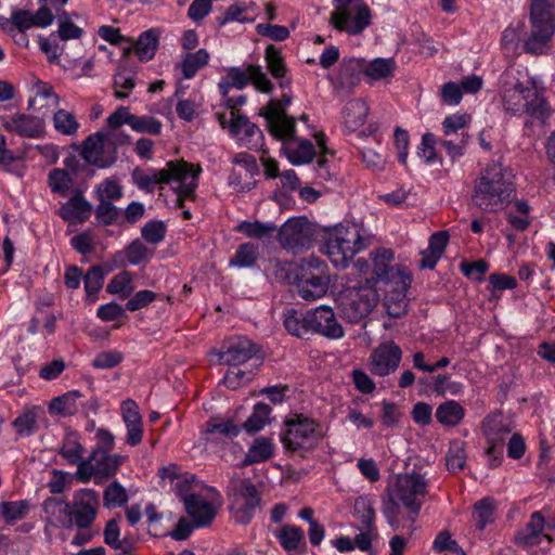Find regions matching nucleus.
Returning <instances> with one entry per match:
<instances>
[{"instance_id":"16","label":"nucleus","mask_w":555,"mask_h":555,"mask_svg":"<svg viewBox=\"0 0 555 555\" xmlns=\"http://www.w3.org/2000/svg\"><path fill=\"white\" fill-rule=\"evenodd\" d=\"M99 496L94 490L82 489L75 493L72 507L74 525L80 529L89 528L96 517Z\"/></svg>"},{"instance_id":"12","label":"nucleus","mask_w":555,"mask_h":555,"mask_svg":"<svg viewBox=\"0 0 555 555\" xmlns=\"http://www.w3.org/2000/svg\"><path fill=\"white\" fill-rule=\"evenodd\" d=\"M126 460L125 455L91 451L85 462L79 465L74 477L80 482H89L92 477L107 480L117 473Z\"/></svg>"},{"instance_id":"24","label":"nucleus","mask_w":555,"mask_h":555,"mask_svg":"<svg viewBox=\"0 0 555 555\" xmlns=\"http://www.w3.org/2000/svg\"><path fill=\"white\" fill-rule=\"evenodd\" d=\"M295 131L278 139L283 141L282 151L293 165H302L312 160L315 155L313 144L305 139L295 137Z\"/></svg>"},{"instance_id":"2","label":"nucleus","mask_w":555,"mask_h":555,"mask_svg":"<svg viewBox=\"0 0 555 555\" xmlns=\"http://www.w3.org/2000/svg\"><path fill=\"white\" fill-rule=\"evenodd\" d=\"M500 94L504 111L513 116L528 115L533 119H542L545 115V101L534 82L530 79L521 80L513 69L502 74Z\"/></svg>"},{"instance_id":"49","label":"nucleus","mask_w":555,"mask_h":555,"mask_svg":"<svg viewBox=\"0 0 555 555\" xmlns=\"http://www.w3.org/2000/svg\"><path fill=\"white\" fill-rule=\"evenodd\" d=\"M81 397L78 390L69 391L63 396L54 398L50 403V410L62 415H73L77 411L76 401Z\"/></svg>"},{"instance_id":"47","label":"nucleus","mask_w":555,"mask_h":555,"mask_svg":"<svg viewBox=\"0 0 555 555\" xmlns=\"http://www.w3.org/2000/svg\"><path fill=\"white\" fill-rule=\"evenodd\" d=\"M275 535L286 551L297 550L305 537L304 531L299 527L292 525L282 526Z\"/></svg>"},{"instance_id":"8","label":"nucleus","mask_w":555,"mask_h":555,"mask_svg":"<svg viewBox=\"0 0 555 555\" xmlns=\"http://www.w3.org/2000/svg\"><path fill=\"white\" fill-rule=\"evenodd\" d=\"M330 276L326 266L317 258L306 259L299 266L297 289L305 300L322 298L328 291Z\"/></svg>"},{"instance_id":"33","label":"nucleus","mask_w":555,"mask_h":555,"mask_svg":"<svg viewBox=\"0 0 555 555\" xmlns=\"http://www.w3.org/2000/svg\"><path fill=\"white\" fill-rule=\"evenodd\" d=\"M34 96L29 100L28 106L34 111L54 109L57 107L60 98L54 93L53 88L44 82H37L33 87Z\"/></svg>"},{"instance_id":"23","label":"nucleus","mask_w":555,"mask_h":555,"mask_svg":"<svg viewBox=\"0 0 555 555\" xmlns=\"http://www.w3.org/2000/svg\"><path fill=\"white\" fill-rule=\"evenodd\" d=\"M2 127L7 131L27 138H37L44 131L43 119L27 114H15L4 118Z\"/></svg>"},{"instance_id":"7","label":"nucleus","mask_w":555,"mask_h":555,"mask_svg":"<svg viewBox=\"0 0 555 555\" xmlns=\"http://www.w3.org/2000/svg\"><path fill=\"white\" fill-rule=\"evenodd\" d=\"M230 511L238 524H248L260 505V495L255 485L247 478H233L230 481Z\"/></svg>"},{"instance_id":"39","label":"nucleus","mask_w":555,"mask_h":555,"mask_svg":"<svg viewBox=\"0 0 555 555\" xmlns=\"http://www.w3.org/2000/svg\"><path fill=\"white\" fill-rule=\"evenodd\" d=\"M273 455V444L271 439L266 437H259L255 439L253 444L249 447L242 465H250L260 463L269 460Z\"/></svg>"},{"instance_id":"53","label":"nucleus","mask_w":555,"mask_h":555,"mask_svg":"<svg viewBox=\"0 0 555 555\" xmlns=\"http://www.w3.org/2000/svg\"><path fill=\"white\" fill-rule=\"evenodd\" d=\"M104 270L100 266H94L90 268L85 275V289L87 293V297L91 300H95V295L103 286L104 281Z\"/></svg>"},{"instance_id":"45","label":"nucleus","mask_w":555,"mask_h":555,"mask_svg":"<svg viewBox=\"0 0 555 555\" xmlns=\"http://www.w3.org/2000/svg\"><path fill=\"white\" fill-rule=\"evenodd\" d=\"M249 82V65L246 69L230 68L227 76L220 81L219 88L225 96L230 88L243 89Z\"/></svg>"},{"instance_id":"54","label":"nucleus","mask_w":555,"mask_h":555,"mask_svg":"<svg viewBox=\"0 0 555 555\" xmlns=\"http://www.w3.org/2000/svg\"><path fill=\"white\" fill-rule=\"evenodd\" d=\"M494 509L495 504L491 498H485L475 504V518L479 530H483L494 520Z\"/></svg>"},{"instance_id":"57","label":"nucleus","mask_w":555,"mask_h":555,"mask_svg":"<svg viewBox=\"0 0 555 555\" xmlns=\"http://www.w3.org/2000/svg\"><path fill=\"white\" fill-rule=\"evenodd\" d=\"M130 127L132 130L141 133H149L153 135L160 134L163 125L153 116H135L130 119Z\"/></svg>"},{"instance_id":"30","label":"nucleus","mask_w":555,"mask_h":555,"mask_svg":"<svg viewBox=\"0 0 555 555\" xmlns=\"http://www.w3.org/2000/svg\"><path fill=\"white\" fill-rule=\"evenodd\" d=\"M367 129L370 131L371 140L369 144H363V141L367 139L369 135H366L364 131H361L359 133L360 142L358 143V149L362 154L363 162L369 167L380 169L385 164V159L376 150V147L379 146V141L375 135L376 128L373 125H370Z\"/></svg>"},{"instance_id":"27","label":"nucleus","mask_w":555,"mask_h":555,"mask_svg":"<svg viewBox=\"0 0 555 555\" xmlns=\"http://www.w3.org/2000/svg\"><path fill=\"white\" fill-rule=\"evenodd\" d=\"M92 206L80 192L75 193L59 210V215L70 223H82L91 216Z\"/></svg>"},{"instance_id":"43","label":"nucleus","mask_w":555,"mask_h":555,"mask_svg":"<svg viewBox=\"0 0 555 555\" xmlns=\"http://www.w3.org/2000/svg\"><path fill=\"white\" fill-rule=\"evenodd\" d=\"M396 69V62L393 59H375L370 62L362 73L372 80H380L391 77Z\"/></svg>"},{"instance_id":"46","label":"nucleus","mask_w":555,"mask_h":555,"mask_svg":"<svg viewBox=\"0 0 555 555\" xmlns=\"http://www.w3.org/2000/svg\"><path fill=\"white\" fill-rule=\"evenodd\" d=\"M28 511L29 502L27 500L0 503V516L10 524L26 517Z\"/></svg>"},{"instance_id":"13","label":"nucleus","mask_w":555,"mask_h":555,"mask_svg":"<svg viewBox=\"0 0 555 555\" xmlns=\"http://www.w3.org/2000/svg\"><path fill=\"white\" fill-rule=\"evenodd\" d=\"M103 132L89 135L82 146L81 156L90 165L107 168L116 160V151Z\"/></svg>"},{"instance_id":"35","label":"nucleus","mask_w":555,"mask_h":555,"mask_svg":"<svg viewBox=\"0 0 555 555\" xmlns=\"http://www.w3.org/2000/svg\"><path fill=\"white\" fill-rule=\"evenodd\" d=\"M158 47V34L155 29H149L140 35L134 46L126 48L125 54L134 52L140 61H150L155 55Z\"/></svg>"},{"instance_id":"5","label":"nucleus","mask_w":555,"mask_h":555,"mask_svg":"<svg viewBox=\"0 0 555 555\" xmlns=\"http://www.w3.org/2000/svg\"><path fill=\"white\" fill-rule=\"evenodd\" d=\"M369 244L370 237L366 231L361 225L351 223L336 227L330 232L324 251L335 267L346 268Z\"/></svg>"},{"instance_id":"21","label":"nucleus","mask_w":555,"mask_h":555,"mask_svg":"<svg viewBox=\"0 0 555 555\" xmlns=\"http://www.w3.org/2000/svg\"><path fill=\"white\" fill-rule=\"evenodd\" d=\"M233 164L238 166L230 176V185L237 192H247L255 184L254 176L257 172V164L254 156L247 153H238L233 157Z\"/></svg>"},{"instance_id":"32","label":"nucleus","mask_w":555,"mask_h":555,"mask_svg":"<svg viewBox=\"0 0 555 555\" xmlns=\"http://www.w3.org/2000/svg\"><path fill=\"white\" fill-rule=\"evenodd\" d=\"M86 449L80 442V438L76 433H67L63 439L62 446L60 447L59 454L68 465H76L77 469L79 465L85 462Z\"/></svg>"},{"instance_id":"52","label":"nucleus","mask_w":555,"mask_h":555,"mask_svg":"<svg viewBox=\"0 0 555 555\" xmlns=\"http://www.w3.org/2000/svg\"><path fill=\"white\" fill-rule=\"evenodd\" d=\"M466 463V452L462 441H452L446 455L447 468L452 472L462 470Z\"/></svg>"},{"instance_id":"56","label":"nucleus","mask_w":555,"mask_h":555,"mask_svg":"<svg viewBox=\"0 0 555 555\" xmlns=\"http://www.w3.org/2000/svg\"><path fill=\"white\" fill-rule=\"evenodd\" d=\"M264 59L271 75L276 79L284 78L286 66L280 50L275 46L267 47Z\"/></svg>"},{"instance_id":"40","label":"nucleus","mask_w":555,"mask_h":555,"mask_svg":"<svg viewBox=\"0 0 555 555\" xmlns=\"http://www.w3.org/2000/svg\"><path fill=\"white\" fill-rule=\"evenodd\" d=\"M354 517L360 522L358 529L376 530L374 525L375 511L373 502L367 496H359L354 501Z\"/></svg>"},{"instance_id":"63","label":"nucleus","mask_w":555,"mask_h":555,"mask_svg":"<svg viewBox=\"0 0 555 555\" xmlns=\"http://www.w3.org/2000/svg\"><path fill=\"white\" fill-rule=\"evenodd\" d=\"M434 389L437 393L446 396H456L463 390V385L459 382L452 380L447 375H438L435 378Z\"/></svg>"},{"instance_id":"25","label":"nucleus","mask_w":555,"mask_h":555,"mask_svg":"<svg viewBox=\"0 0 555 555\" xmlns=\"http://www.w3.org/2000/svg\"><path fill=\"white\" fill-rule=\"evenodd\" d=\"M122 421L126 425V443L134 447L141 443L143 438V423L138 404L127 399L121 404Z\"/></svg>"},{"instance_id":"6","label":"nucleus","mask_w":555,"mask_h":555,"mask_svg":"<svg viewBox=\"0 0 555 555\" xmlns=\"http://www.w3.org/2000/svg\"><path fill=\"white\" fill-rule=\"evenodd\" d=\"M330 24L351 36L360 35L371 23V10L363 0H333Z\"/></svg>"},{"instance_id":"20","label":"nucleus","mask_w":555,"mask_h":555,"mask_svg":"<svg viewBox=\"0 0 555 555\" xmlns=\"http://www.w3.org/2000/svg\"><path fill=\"white\" fill-rule=\"evenodd\" d=\"M311 324L312 334L315 333L328 339H339L345 335L333 309L327 306H320L311 310Z\"/></svg>"},{"instance_id":"64","label":"nucleus","mask_w":555,"mask_h":555,"mask_svg":"<svg viewBox=\"0 0 555 555\" xmlns=\"http://www.w3.org/2000/svg\"><path fill=\"white\" fill-rule=\"evenodd\" d=\"M229 370L223 377V383L228 388L236 389L245 385L250 376L245 371L240 369V365H229Z\"/></svg>"},{"instance_id":"41","label":"nucleus","mask_w":555,"mask_h":555,"mask_svg":"<svg viewBox=\"0 0 555 555\" xmlns=\"http://www.w3.org/2000/svg\"><path fill=\"white\" fill-rule=\"evenodd\" d=\"M209 53L205 49H199L194 53L184 54L181 63L179 64L182 75L185 79H191L195 76L197 70L207 65Z\"/></svg>"},{"instance_id":"14","label":"nucleus","mask_w":555,"mask_h":555,"mask_svg":"<svg viewBox=\"0 0 555 555\" xmlns=\"http://www.w3.org/2000/svg\"><path fill=\"white\" fill-rule=\"evenodd\" d=\"M401 358V348L393 341L380 343L371 353L370 370L374 375L387 376L398 369Z\"/></svg>"},{"instance_id":"51","label":"nucleus","mask_w":555,"mask_h":555,"mask_svg":"<svg viewBox=\"0 0 555 555\" xmlns=\"http://www.w3.org/2000/svg\"><path fill=\"white\" fill-rule=\"evenodd\" d=\"M53 125L57 132L69 137L75 135L79 129V124L74 114L65 109H57L54 113Z\"/></svg>"},{"instance_id":"38","label":"nucleus","mask_w":555,"mask_h":555,"mask_svg":"<svg viewBox=\"0 0 555 555\" xmlns=\"http://www.w3.org/2000/svg\"><path fill=\"white\" fill-rule=\"evenodd\" d=\"M464 416V408L454 400L439 404L435 412L436 420L443 426H457L463 421Z\"/></svg>"},{"instance_id":"1","label":"nucleus","mask_w":555,"mask_h":555,"mask_svg":"<svg viewBox=\"0 0 555 555\" xmlns=\"http://www.w3.org/2000/svg\"><path fill=\"white\" fill-rule=\"evenodd\" d=\"M427 487L425 477L416 473L397 475L389 480L382 498V513L393 531L413 533Z\"/></svg>"},{"instance_id":"10","label":"nucleus","mask_w":555,"mask_h":555,"mask_svg":"<svg viewBox=\"0 0 555 555\" xmlns=\"http://www.w3.org/2000/svg\"><path fill=\"white\" fill-rule=\"evenodd\" d=\"M378 301L379 296L371 286L346 288L338 298L341 315L349 322H358L369 315Z\"/></svg>"},{"instance_id":"58","label":"nucleus","mask_w":555,"mask_h":555,"mask_svg":"<svg viewBox=\"0 0 555 555\" xmlns=\"http://www.w3.org/2000/svg\"><path fill=\"white\" fill-rule=\"evenodd\" d=\"M276 227L270 223H261L259 221L248 222L243 221L237 225V231L244 233L249 237L262 238L272 236Z\"/></svg>"},{"instance_id":"62","label":"nucleus","mask_w":555,"mask_h":555,"mask_svg":"<svg viewBox=\"0 0 555 555\" xmlns=\"http://www.w3.org/2000/svg\"><path fill=\"white\" fill-rule=\"evenodd\" d=\"M128 500L125 488L117 481L111 483L104 491V504L106 506H120Z\"/></svg>"},{"instance_id":"15","label":"nucleus","mask_w":555,"mask_h":555,"mask_svg":"<svg viewBox=\"0 0 555 555\" xmlns=\"http://www.w3.org/2000/svg\"><path fill=\"white\" fill-rule=\"evenodd\" d=\"M214 494L212 501L208 502L201 495L191 494L184 498V507L188 515L192 518L195 527H205L210 525L217 515L221 504L220 495L215 489H210Z\"/></svg>"},{"instance_id":"59","label":"nucleus","mask_w":555,"mask_h":555,"mask_svg":"<svg viewBox=\"0 0 555 555\" xmlns=\"http://www.w3.org/2000/svg\"><path fill=\"white\" fill-rule=\"evenodd\" d=\"M257 247L250 243L242 244L235 256L230 260L231 266L247 268L251 267L257 260Z\"/></svg>"},{"instance_id":"29","label":"nucleus","mask_w":555,"mask_h":555,"mask_svg":"<svg viewBox=\"0 0 555 555\" xmlns=\"http://www.w3.org/2000/svg\"><path fill=\"white\" fill-rule=\"evenodd\" d=\"M369 106L362 99H351L343 109L344 126L349 131H357L366 121Z\"/></svg>"},{"instance_id":"3","label":"nucleus","mask_w":555,"mask_h":555,"mask_svg":"<svg viewBox=\"0 0 555 555\" xmlns=\"http://www.w3.org/2000/svg\"><path fill=\"white\" fill-rule=\"evenodd\" d=\"M202 168L185 160L168 162L160 170H151L137 177L140 189L152 191L156 184H170L178 193V205L183 206L185 198H195V190Z\"/></svg>"},{"instance_id":"48","label":"nucleus","mask_w":555,"mask_h":555,"mask_svg":"<svg viewBox=\"0 0 555 555\" xmlns=\"http://www.w3.org/2000/svg\"><path fill=\"white\" fill-rule=\"evenodd\" d=\"M271 408L266 403H257L254 406L253 414L243 424L244 429L248 434H255L261 430L268 423Z\"/></svg>"},{"instance_id":"34","label":"nucleus","mask_w":555,"mask_h":555,"mask_svg":"<svg viewBox=\"0 0 555 555\" xmlns=\"http://www.w3.org/2000/svg\"><path fill=\"white\" fill-rule=\"evenodd\" d=\"M284 326L287 332L296 337L304 338L312 334L311 310L299 312L297 310H288L285 313Z\"/></svg>"},{"instance_id":"4","label":"nucleus","mask_w":555,"mask_h":555,"mask_svg":"<svg viewBox=\"0 0 555 555\" xmlns=\"http://www.w3.org/2000/svg\"><path fill=\"white\" fill-rule=\"evenodd\" d=\"M514 192L512 182L501 165L485 168L474 181L472 203L485 212L504 209Z\"/></svg>"},{"instance_id":"44","label":"nucleus","mask_w":555,"mask_h":555,"mask_svg":"<svg viewBox=\"0 0 555 555\" xmlns=\"http://www.w3.org/2000/svg\"><path fill=\"white\" fill-rule=\"evenodd\" d=\"M134 86V74L120 66L114 75L113 88L115 98L118 100L128 98Z\"/></svg>"},{"instance_id":"19","label":"nucleus","mask_w":555,"mask_h":555,"mask_svg":"<svg viewBox=\"0 0 555 555\" xmlns=\"http://www.w3.org/2000/svg\"><path fill=\"white\" fill-rule=\"evenodd\" d=\"M482 428L489 443L486 452L493 453L495 446L503 447L506 437L514 428V424L509 417L501 413H493L485 418Z\"/></svg>"},{"instance_id":"61","label":"nucleus","mask_w":555,"mask_h":555,"mask_svg":"<svg viewBox=\"0 0 555 555\" xmlns=\"http://www.w3.org/2000/svg\"><path fill=\"white\" fill-rule=\"evenodd\" d=\"M124 359L121 352L117 350H106L98 353L92 360L95 369L108 370L117 366Z\"/></svg>"},{"instance_id":"60","label":"nucleus","mask_w":555,"mask_h":555,"mask_svg":"<svg viewBox=\"0 0 555 555\" xmlns=\"http://www.w3.org/2000/svg\"><path fill=\"white\" fill-rule=\"evenodd\" d=\"M470 121V116L465 113H456L446 117L442 122V130L446 137H457L459 131L463 130Z\"/></svg>"},{"instance_id":"17","label":"nucleus","mask_w":555,"mask_h":555,"mask_svg":"<svg viewBox=\"0 0 555 555\" xmlns=\"http://www.w3.org/2000/svg\"><path fill=\"white\" fill-rule=\"evenodd\" d=\"M278 236L284 248L299 251L309 246L311 229L308 222L302 219H289L282 225Z\"/></svg>"},{"instance_id":"26","label":"nucleus","mask_w":555,"mask_h":555,"mask_svg":"<svg viewBox=\"0 0 555 555\" xmlns=\"http://www.w3.org/2000/svg\"><path fill=\"white\" fill-rule=\"evenodd\" d=\"M258 352L256 345L246 337L233 339L228 349L220 352V360L228 365H241Z\"/></svg>"},{"instance_id":"42","label":"nucleus","mask_w":555,"mask_h":555,"mask_svg":"<svg viewBox=\"0 0 555 555\" xmlns=\"http://www.w3.org/2000/svg\"><path fill=\"white\" fill-rule=\"evenodd\" d=\"M544 528V518L540 512L531 515L525 531L516 535V541L524 545H535L540 542V535Z\"/></svg>"},{"instance_id":"37","label":"nucleus","mask_w":555,"mask_h":555,"mask_svg":"<svg viewBox=\"0 0 555 555\" xmlns=\"http://www.w3.org/2000/svg\"><path fill=\"white\" fill-rule=\"evenodd\" d=\"M395 281L386 284L385 301L398 305H406V292L412 278L408 272H393Z\"/></svg>"},{"instance_id":"31","label":"nucleus","mask_w":555,"mask_h":555,"mask_svg":"<svg viewBox=\"0 0 555 555\" xmlns=\"http://www.w3.org/2000/svg\"><path fill=\"white\" fill-rule=\"evenodd\" d=\"M231 131L233 134L240 137L241 140L245 141L246 145L250 149L258 147L263 138L261 130L244 116L232 118Z\"/></svg>"},{"instance_id":"55","label":"nucleus","mask_w":555,"mask_h":555,"mask_svg":"<svg viewBox=\"0 0 555 555\" xmlns=\"http://www.w3.org/2000/svg\"><path fill=\"white\" fill-rule=\"evenodd\" d=\"M107 292L127 298L133 292L132 276L129 272H120L114 276L107 285Z\"/></svg>"},{"instance_id":"22","label":"nucleus","mask_w":555,"mask_h":555,"mask_svg":"<svg viewBox=\"0 0 555 555\" xmlns=\"http://www.w3.org/2000/svg\"><path fill=\"white\" fill-rule=\"evenodd\" d=\"M261 115L267 119L269 130L275 138L285 137L295 131V120L285 114V108L278 100H271Z\"/></svg>"},{"instance_id":"9","label":"nucleus","mask_w":555,"mask_h":555,"mask_svg":"<svg viewBox=\"0 0 555 555\" xmlns=\"http://www.w3.org/2000/svg\"><path fill=\"white\" fill-rule=\"evenodd\" d=\"M555 31V21L551 10L530 4V35L524 49L531 54H543Z\"/></svg>"},{"instance_id":"50","label":"nucleus","mask_w":555,"mask_h":555,"mask_svg":"<svg viewBox=\"0 0 555 555\" xmlns=\"http://www.w3.org/2000/svg\"><path fill=\"white\" fill-rule=\"evenodd\" d=\"M48 183L53 193L66 195L73 186V178L67 170L55 168L50 171Z\"/></svg>"},{"instance_id":"36","label":"nucleus","mask_w":555,"mask_h":555,"mask_svg":"<svg viewBox=\"0 0 555 555\" xmlns=\"http://www.w3.org/2000/svg\"><path fill=\"white\" fill-rule=\"evenodd\" d=\"M393 259V253L389 249L378 250L372 255L373 260V273L377 281H385L386 284L395 281L392 276L393 272H405L401 268L390 267V262Z\"/></svg>"},{"instance_id":"28","label":"nucleus","mask_w":555,"mask_h":555,"mask_svg":"<svg viewBox=\"0 0 555 555\" xmlns=\"http://www.w3.org/2000/svg\"><path fill=\"white\" fill-rule=\"evenodd\" d=\"M47 522L51 526L72 528L74 526L70 504L56 499H48L43 503Z\"/></svg>"},{"instance_id":"18","label":"nucleus","mask_w":555,"mask_h":555,"mask_svg":"<svg viewBox=\"0 0 555 555\" xmlns=\"http://www.w3.org/2000/svg\"><path fill=\"white\" fill-rule=\"evenodd\" d=\"M362 64L359 60L344 61L338 70L330 77L334 91L338 95H347L354 91L361 80Z\"/></svg>"},{"instance_id":"11","label":"nucleus","mask_w":555,"mask_h":555,"mask_svg":"<svg viewBox=\"0 0 555 555\" xmlns=\"http://www.w3.org/2000/svg\"><path fill=\"white\" fill-rule=\"evenodd\" d=\"M282 442L288 451L312 448L322 437L321 426L313 420L296 415L286 420Z\"/></svg>"}]
</instances>
